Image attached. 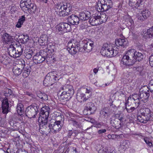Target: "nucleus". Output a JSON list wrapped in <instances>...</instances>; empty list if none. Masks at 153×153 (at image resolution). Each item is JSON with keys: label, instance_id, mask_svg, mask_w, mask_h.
Masks as SVG:
<instances>
[{"label": "nucleus", "instance_id": "c756f323", "mask_svg": "<svg viewBox=\"0 0 153 153\" xmlns=\"http://www.w3.org/2000/svg\"><path fill=\"white\" fill-rule=\"evenodd\" d=\"M33 61L36 64L42 63L45 60L39 54H36L33 57Z\"/></svg>", "mask_w": 153, "mask_h": 153}, {"label": "nucleus", "instance_id": "a878e982", "mask_svg": "<svg viewBox=\"0 0 153 153\" xmlns=\"http://www.w3.org/2000/svg\"><path fill=\"white\" fill-rule=\"evenodd\" d=\"M79 19L80 22L85 21L88 19L90 17V13L88 11L81 12L79 14Z\"/></svg>", "mask_w": 153, "mask_h": 153}, {"label": "nucleus", "instance_id": "9d476101", "mask_svg": "<svg viewBox=\"0 0 153 153\" xmlns=\"http://www.w3.org/2000/svg\"><path fill=\"white\" fill-rule=\"evenodd\" d=\"M148 87L144 86L140 90L139 97L140 100L144 101L148 99L149 96V90H147Z\"/></svg>", "mask_w": 153, "mask_h": 153}, {"label": "nucleus", "instance_id": "774afa93", "mask_svg": "<svg viewBox=\"0 0 153 153\" xmlns=\"http://www.w3.org/2000/svg\"><path fill=\"white\" fill-rule=\"evenodd\" d=\"M76 136L79 133H80V131L79 130H75L74 131Z\"/></svg>", "mask_w": 153, "mask_h": 153}, {"label": "nucleus", "instance_id": "6e6d98bb", "mask_svg": "<svg viewBox=\"0 0 153 153\" xmlns=\"http://www.w3.org/2000/svg\"><path fill=\"white\" fill-rule=\"evenodd\" d=\"M149 62L150 65L153 66V53L150 56Z\"/></svg>", "mask_w": 153, "mask_h": 153}, {"label": "nucleus", "instance_id": "aec40b11", "mask_svg": "<svg viewBox=\"0 0 153 153\" xmlns=\"http://www.w3.org/2000/svg\"><path fill=\"white\" fill-rule=\"evenodd\" d=\"M1 36L2 41L5 44H8L13 40L12 36L7 33H5L1 35Z\"/></svg>", "mask_w": 153, "mask_h": 153}, {"label": "nucleus", "instance_id": "dca6fc26", "mask_svg": "<svg viewBox=\"0 0 153 153\" xmlns=\"http://www.w3.org/2000/svg\"><path fill=\"white\" fill-rule=\"evenodd\" d=\"M39 54L47 62L48 61V60H51L52 55L49 52L48 50L46 48L41 50L39 52Z\"/></svg>", "mask_w": 153, "mask_h": 153}, {"label": "nucleus", "instance_id": "f704fd0d", "mask_svg": "<svg viewBox=\"0 0 153 153\" xmlns=\"http://www.w3.org/2000/svg\"><path fill=\"white\" fill-rule=\"evenodd\" d=\"M50 108L48 106L45 105L41 108L40 114L42 115L49 116Z\"/></svg>", "mask_w": 153, "mask_h": 153}, {"label": "nucleus", "instance_id": "5701e85b", "mask_svg": "<svg viewBox=\"0 0 153 153\" xmlns=\"http://www.w3.org/2000/svg\"><path fill=\"white\" fill-rule=\"evenodd\" d=\"M22 65L19 64L13 66V72L16 76H18L21 74L22 68Z\"/></svg>", "mask_w": 153, "mask_h": 153}, {"label": "nucleus", "instance_id": "1a4fd4ad", "mask_svg": "<svg viewBox=\"0 0 153 153\" xmlns=\"http://www.w3.org/2000/svg\"><path fill=\"white\" fill-rule=\"evenodd\" d=\"M57 31H62L63 33L70 32L71 30V25L68 23L62 22L57 25L56 27Z\"/></svg>", "mask_w": 153, "mask_h": 153}, {"label": "nucleus", "instance_id": "ea45409f", "mask_svg": "<svg viewBox=\"0 0 153 153\" xmlns=\"http://www.w3.org/2000/svg\"><path fill=\"white\" fill-rule=\"evenodd\" d=\"M25 20V17L24 16H22L19 19L17 24L16 25V27L18 28H20L22 27L23 23Z\"/></svg>", "mask_w": 153, "mask_h": 153}, {"label": "nucleus", "instance_id": "338daca9", "mask_svg": "<svg viewBox=\"0 0 153 153\" xmlns=\"http://www.w3.org/2000/svg\"><path fill=\"white\" fill-rule=\"evenodd\" d=\"M72 131H69L68 134V137L71 138V137L72 136Z\"/></svg>", "mask_w": 153, "mask_h": 153}, {"label": "nucleus", "instance_id": "6e6552de", "mask_svg": "<svg viewBox=\"0 0 153 153\" xmlns=\"http://www.w3.org/2000/svg\"><path fill=\"white\" fill-rule=\"evenodd\" d=\"M39 106L36 104H33L27 107L25 111V116L31 118L36 117L38 112Z\"/></svg>", "mask_w": 153, "mask_h": 153}, {"label": "nucleus", "instance_id": "473e14b6", "mask_svg": "<svg viewBox=\"0 0 153 153\" xmlns=\"http://www.w3.org/2000/svg\"><path fill=\"white\" fill-rule=\"evenodd\" d=\"M32 2L31 0H21L20 2V6L22 10H23Z\"/></svg>", "mask_w": 153, "mask_h": 153}, {"label": "nucleus", "instance_id": "37998d69", "mask_svg": "<svg viewBox=\"0 0 153 153\" xmlns=\"http://www.w3.org/2000/svg\"><path fill=\"white\" fill-rule=\"evenodd\" d=\"M34 54L32 50H30L25 53V57L28 59H30L34 55Z\"/></svg>", "mask_w": 153, "mask_h": 153}, {"label": "nucleus", "instance_id": "8fccbe9b", "mask_svg": "<svg viewBox=\"0 0 153 153\" xmlns=\"http://www.w3.org/2000/svg\"><path fill=\"white\" fill-rule=\"evenodd\" d=\"M68 151H70L71 153H77V152L76 150V148L73 147H70L68 149Z\"/></svg>", "mask_w": 153, "mask_h": 153}, {"label": "nucleus", "instance_id": "a211bd4d", "mask_svg": "<svg viewBox=\"0 0 153 153\" xmlns=\"http://www.w3.org/2000/svg\"><path fill=\"white\" fill-rule=\"evenodd\" d=\"M150 14V12L148 10L145 9L143 10L138 17V19L141 21H143L148 18Z\"/></svg>", "mask_w": 153, "mask_h": 153}, {"label": "nucleus", "instance_id": "7ed1b4c3", "mask_svg": "<svg viewBox=\"0 0 153 153\" xmlns=\"http://www.w3.org/2000/svg\"><path fill=\"white\" fill-rule=\"evenodd\" d=\"M58 94L61 100L67 101L70 99L74 93V91L71 85H66L60 88Z\"/></svg>", "mask_w": 153, "mask_h": 153}, {"label": "nucleus", "instance_id": "cd10ccee", "mask_svg": "<svg viewBox=\"0 0 153 153\" xmlns=\"http://www.w3.org/2000/svg\"><path fill=\"white\" fill-rule=\"evenodd\" d=\"M112 6H108L106 4H103L100 2L98 3L96 9L99 12H103L107 11Z\"/></svg>", "mask_w": 153, "mask_h": 153}, {"label": "nucleus", "instance_id": "de8ad7c7", "mask_svg": "<svg viewBox=\"0 0 153 153\" xmlns=\"http://www.w3.org/2000/svg\"><path fill=\"white\" fill-rule=\"evenodd\" d=\"M128 24L130 26V27L131 29H133L134 28V23L133 19L130 18L129 19L128 22Z\"/></svg>", "mask_w": 153, "mask_h": 153}, {"label": "nucleus", "instance_id": "680f3d73", "mask_svg": "<svg viewBox=\"0 0 153 153\" xmlns=\"http://www.w3.org/2000/svg\"><path fill=\"white\" fill-rule=\"evenodd\" d=\"M133 135H137L139 136V137H143L144 136L142 135V134L140 133H133L132 134Z\"/></svg>", "mask_w": 153, "mask_h": 153}, {"label": "nucleus", "instance_id": "a18cd8bd", "mask_svg": "<svg viewBox=\"0 0 153 153\" xmlns=\"http://www.w3.org/2000/svg\"><path fill=\"white\" fill-rule=\"evenodd\" d=\"M146 34L149 37L153 36V26L148 29L146 32Z\"/></svg>", "mask_w": 153, "mask_h": 153}, {"label": "nucleus", "instance_id": "6ab92c4d", "mask_svg": "<svg viewBox=\"0 0 153 153\" xmlns=\"http://www.w3.org/2000/svg\"><path fill=\"white\" fill-rule=\"evenodd\" d=\"M144 0H129V4L130 6L134 7L137 9H140Z\"/></svg>", "mask_w": 153, "mask_h": 153}, {"label": "nucleus", "instance_id": "b1692460", "mask_svg": "<svg viewBox=\"0 0 153 153\" xmlns=\"http://www.w3.org/2000/svg\"><path fill=\"white\" fill-rule=\"evenodd\" d=\"M22 76L24 77H27L30 74L31 72L30 67L25 65V63H22Z\"/></svg>", "mask_w": 153, "mask_h": 153}, {"label": "nucleus", "instance_id": "3c124183", "mask_svg": "<svg viewBox=\"0 0 153 153\" xmlns=\"http://www.w3.org/2000/svg\"><path fill=\"white\" fill-rule=\"evenodd\" d=\"M72 123L73 125L76 128H80L81 126V125L80 123L76 121H73Z\"/></svg>", "mask_w": 153, "mask_h": 153}, {"label": "nucleus", "instance_id": "4be33fe9", "mask_svg": "<svg viewBox=\"0 0 153 153\" xmlns=\"http://www.w3.org/2000/svg\"><path fill=\"white\" fill-rule=\"evenodd\" d=\"M98 15H95L90 17L89 22L92 26H96L101 24Z\"/></svg>", "mask_w": 153, "mask_h": 153}, {"label": "nucleus", "instance_id": "052dcab7", "mask_svg": "<svg viewBox=\"0 0 153 153\" xmlns=\"http://www.w3.org/2000/svg\"><path fill=\"white\" fill-rule=\"evenodd\" d=\"M102 150L105 153H110L109 150L107 147L103 148Z\"/></svg>", "mask_w": 153, "mask_h": 153}, {"label": "nucleus", "instance_id": "f257e3e1", "mask_svg": "<svg viewBox=\"0 0 153 153\" xmlns=\"http://www.w3.org/2000/svg\"><path fill=\"white\" fill-rule=\"evenodd\" d=\"M90 42L87 40L78 41L75 39H71L68 43L67 49L71 54H75L78 51L89 52L93 47V42Z\"/></svg>", "mask_w": 153, "mask_h": 153}, {"label": "nucleus", "instance_id": "bb28decb", "mask_svg": "<svg viewBox=\"0 0 153 153\" xmlns=\"http://www.w3.org/2000/svg\"><path fill=\"white\" fill-rule=\"evenodd\" d=\"M100 116L103 119H107L110 116V112L107 108H104L101 110L100 113Z\"/></svg>", "mask_w": 153, "mask_h": 153}, {"label": "nucleus", "instance_id": "c9c22d12", "mask_svg": "<svg viewBox=\"0 0 153 153\" xmlns=\"http://www.w3.org/2000/svg\"><path fill=\"white\" fill-rule=\"evenodd\" d=\"M137 120L139 122L143 123H146L149 120L146 117V116L143 115V114H141V113L140 114L138 115Z\"/></svg>", "mask_w": 153, "mask_h": 153}, {"label": "nucleus", "instance_id": "49530a36", "mask_svg": "<svg viewBox=\"0 0 153 153\" xmlns=\"http://www.w3.org/2000/svg\"><path fill=\"white\" fill-rule=\"evenodd\" d=\"M39 94V95H38V96L39 98L42 100H46L48 99V96L46 94L41 93Z\"/></svg>", "mask_w": 153, "mask_h": 153}, {"label": "nucleus", "instance_id": "2f4dec72", "mask_svg": "<svg viewBox=\"0 0 153 153\" xmlns=\"http://www.w3.org/2000/svg\"><path fill=\"white\" fill-rule=\"evenodd\" d=\"M14 44L16 50L18 52V53L17 54V57H19L22 53L23 51L22 46L19 43H18V44L16 43Z\"/></svg>", "mask_w": 153, "mask_h": 153}, {"label": "nucleus", "instance_id": "864d4df0", "mask_svg": "<svg viewBox=\"0 0 153 153\" xmlns=\"http://www.w3.org/2000/svg\"><path fill=\"white\" fill-rule=\"evenodd\" d=\"M22 39L24 43L27 42L29 40L28 36L27 35H23V38Z\"/></svg>", "mask_w": 153, "mask_h": 153}, {"label": "nucleus", "instance_id": "ddd939ff", "mask_svg": "<svg viewBox=\"0 0 153 153\" xmlns=\"http://www.w3.org/2000/svg\"><path fill=\"white\" fill-rule=\"evenodd\" d=\"M23 11L26 13H29L31 14H35L38 11L36 5L33 3H31L26 7Z\"/></svg>", "mask_w": 153, "mask_h": 153}, {"label": "nucleus", "instance_id": "393cba45", "mask_svg": "<svg viewBox=\"0 0 153 153\" xmlns=\"http://www.w3.org/2000/svg\"><path fill=\"white\" fill-rule=\"evenodd\" d=\"M128 41L126 39H116L115 44L117 46L125 47L128 45Z\"/></svg>", "mask_w": 153, "mask_h": 153}, {"label": "nucleus", "instance_id": "a19ab883", "mask_svg": "<svg viewBox=\"0 0 153 153\" xmlns=\"http://www.w3.org/2000/svg\"><path fill=\"white\" fill-rule=\"evenodd\" d=\"M23 105L22 103L18 104L17 108V111L18 114L22 116V115Z\"/></svg>", "mask_w": 153, "mask_h": 153}, {"label": "nucleus", "instance_id": "4468645a", "mask_svg": "<svg viewBox=\"0 0 153 153\" xmlns=\"http://www.w3.org/2000/svg\"><path fill=\"white\" fill-rule=\"evenodd\" d=\"M51 124L48 123L45 125H39V131L41 133L48 134L51 132Z\"/></svg>", "mask_w": 153, "mask_h": 153}, {"label": "nucleus", "instance_id": "f8f14e48", "mask_svg": "<svg viewBox=\"0 0 153 153\" xmlns=\"http://www.w3.org/2000/svg\"><path fill=\"white\" fill-rule=\"evenodd\" d=\"M96 109L97 108L94 104L90 102L86 104L85 109L84 110L83 112L85 113V114L88 115V113H85V111H89L90 114H92L95 112Z\"/></svg>", "mask_w": 153, "mask_h": 153}, {"label": "nucleus", "instance_id": "0eeeda50", "mask_svg": "<svg viewBox=\"0 0 153 153\" xmlns=\"http://www.w3.org/2000/svg\"><path fill=\"white\" fill-rule=\"evenodd\" d=\"M91 90L88 88H82V92L77 95L78 101L81 103H84L88 100L91 96Z\"/></svg>", "mask_w": 153, "mask_h": 153}, {"label": "nucleus", "instance_id": "f3484780", "mask_svg": "<svg viewBox=\"0 0 153 153\" xmlns=\"http://www.w3.org/2000/svg\"><path fill=\"white\" fill-rule=\"evenodd\" d=\"M1 107L2 112L4 114H7L9 111V103L7 99L5 97L3 100L2 102Z\"/></svg>", "mask_w": 153, "mask_h": 153}, {"label": "nucleus", "instance_id": "bf43d9fd", "mask_svg": "<svg viewBox=\"0 0 153 153\" xmlns=\"http://www.w3.org/2000/svg\"><path fill=\"white\" fill-rule=\"evenodd\" d=\"M106 131V130L105 129H101L98 130L97 133L99 134H101L103 133H105Z\"/></svg>", "mask_w": 153, "mask_h": 153}, {"label": "nucleus", "instance_id": "e2e57ef3", "mask_svg": "<svg viewBox=\"0 0 153 153\" xmlns=\"http://www.w3.org/2000/svg\"><path fill=\"white\" fill-rule=\"evenodd\" d=\"M6 93H7V94H9V95H11L12 93V91L11 90L9 89H6Z\"/></svg>", "mask_w": 153, "mask_h": 153}, {"label": "nucleus", "instance_id": "0e129e2a", "mask_svg": "<svg viewBox=\"0 0 153 153\" xmlns=\"http://www.w3.org/2000/svg\"><path fill=\"white\" fill-rule=\"evenodd\" d=\"M149 89L151 92H153V85H149Z\"/></svg>", "mask_w": 153, "mask_h": 153}, {"label": "nucleus", "instance_id": "7c9ffc66", "mask_svg": "<svg viewBox=\"0 0 153 153\" xmlns=\"http://www.w3.org/2000/svg\"><path fill=\"white\" fill-rule=\"evenodd\" d=\"M49 116L43 115L41 116L39 118V125L48 124V123Z\"/></svg>", "mask_w": 153, "mask_h": 153}, {"label": "nucleus", "instance_id": "412c9836", "mask_svg": "<svg viewBox=\"0 0 153 153\" xmlns=\"http://www.w3.org/2000/svg\"><path fill=\"white\" fill-rule=\"evenodd\" d=\"M140 112L141 114H143L149 120L151 117H152V112L148 108H145L142 109L140 110Z\"/></svg>", "mask_w": 153, "mask_h": 153}, {"label": "nucleus", "instance_id": "13d9d810", "mask_svg": "<svg viewBox=\"0 0 153 153\" xmlns=\"http://www.w3.org/2000/svg\"><path fill=\"white\" fill-rule=\"evenodd\" d=\"M94 125H95L94 126L97 128H101V127L102 126V125L99 123H98L97 122H95V123L94 124Z\"/></svg>", "mask_w": 153, "mask_h": 153}, {"label": "nucleus", "instance_id": "72a5a7b5", "mask_svg": "<svg viewBox=\"0 0 153 153\" xmlns=\"http://www.w3.org/2000/svg\"><path fill=\"white\" fill-rule=\"evenodd\" d=\"M123 118L122 115L121 117L120 116L118 117V119L120 120V123H119V122L117 120V119H115L114 120V122H113L112 120L111 121V124L113 123V124L114 125H113V126L114 127L116 128H119L121 127V122L123 120Z\"/></svg>", "mask_w": 153, "mask_h": 153}, {"label": "nucleus", "instance_id": "c03bdc74", "mask_svg": "<svg viewBox=\"0 0 153 153\" xmlns=\"http://www.w3.org/2000/svg\"><path fill=\"white\" fill-rule=\"evenodd\" d=\"M144 141L145 142L147 145L150 148H151L152 146V143L151 142V140L149 138L146 137L143 138Z\"/></svg>", "mask_w": 153, "mask_h": 153}, {"label": "nucleus", "instance_id": "09e8293b", "mask_svg": "<svg viewBox=\"0 0 153 153\" xmlns=\"http://www.w3.org/2000/svg\"><path fill=\"white\" fill-rule=\"evenodd\" d=\"M9 123L10 125L13 127H17V123L12 118H11L9 120Z\"/></svg>", "mask_w": 153, "mask_h": 153}, {"label": "nucleus", "instance_id": "2eb2a0df", "mask_svg": "<svg viewBox=\"0 0 153 153\" xmlns=\"http://www.w3.org/2000/svg\"><path fill=\"white\" fill-rule=\"evenodd\" d=\"M67 20L69 23L73 25H77L80 22L79 17L75 14H72L68 16Z\"/></svg>", "mask_w": 153, "mask_h": 153}, {"label": "nucleus", "instance_id": "58836bf2", "mask_svg": "<svg viewBox=\"0 0 153 153\" xmlns=\"http://www.w3.org/2000/svg\"><path fill=\"white\" fill-rule=\"evenodd\" d=\"M131 99H133L134 101H135V102H134L136 104L137 103V106L136 108H137L140 104V97H139V94L138 95L137 94H134V95H133Z\"/></svg>", "mask_w": 153, "mask_h": 153}, {"label": "nucleus", "instance_id": "69168bd1", "mask_svg": "<svg viewBox=\"0 0 153 153\" xmlns=\"http://www.w3.org/2000/svg\"><path fill=\"white\" fill-rule=\"evenodd\" d=\"M131 98L132 97H129L128 98L127 100L126 101V102L125 104V107H126V106H127V105L128 103L129 102L128 101V100L130 99H131Z\"/></svg>", "mask_w": 153, "mask_h": 153}, {"label": "nucleus", "instance_id": "423d86ee", "mask_svg": "<svg viewBox=\"0 0 153 153\" xmlns=\"http://www.w3.org/2000/svg\"><path fill=\"white\" fill-rule=\"evenodd\" d=\"M55 10L59 16H65L68 15L71 11L72 7L69 3L60 4L55 6Z\"/></svg>", "mask_w": 153, "mask_h": 153}, {"label": "nucleus", "instance_id": "9b49d317", "mask_svg": "<svg viewBox=\"0 0 153 153\" xmlns=\"http://www.w3.org/2000/svg\"><path fill=\"white\" fill-rule=\"evenodd\" d=\"M51 132L53 133H56L59 132L62 128V125L60 120H56L53 124H51Z\"/></svg>", "mask_w": 153, "mask_h": 153}, {"label": "nucleus", "instance_id": "e433bc0d", "mask_svg": "<svg viewBox=\"0 0 153 153\" xmlns=\"http://www.w3.org/2000/svg\"><path fill=\"white\" fill-rule=\"evenodd\" d=\"M46 49L48 50V51L51 54L56 49L55 46L51 42H50L47 44Z\"/></svg>", "mask_w": 153, "mask_h": 153}, {"label": "nucleus", "instance_id": "4d7b16f0", "mask_svg": "<svg viewBox=\"0 0 153 153\" xmlns=\"http://www.w3.org/2000/svg\"><path fill=\"white\" fill-rule=\"evenodd\" d=\"M41 38L42 39L41 40H42V42H47V40H48V36H47L44 35H43L41 37Z\"/></svg>", "mask_w": 153, "mask_h": 153}, {"label": "nucleus", "instance_id": "79ce46f5", "mask_svg": "<svg viewBox=\"0 0 153 153\" xmlns=\"http://www.w3.org/2000/svg\"><path fill=\"white\" fill-rule=\"evenodd\" d=\"M100 2L103 4H106L108 6H112V3L111 0H100Z\"/></svg>", "mask_w": 153, "mask_h": 153}, {"label": "nucleus", "instance_id": "5fc2aeb1", "mask_svg": "<svg viewBox=\"0 0 153 153\" xmlns=\"http://www.w3.org/2000/svg\"><path fill=\"white\" fill-rule=\"evenodd\" d=\"M121 134L117 135L114 134H112V140H115L116 139H118L120 138Z\"/></svg>", "mask_w": 153, "mask_h": 153}, {"label": "nucleus", "instance_id": "20e7f679", "mask_svg": "<svg viewBox=\"0 0 153 153\" xmlns=\"http://www.w3.org/2000/svg\"><path fill=\"white\" fill-rule=\"evenodd\" d=\"M118 48L113 45L103 44L100 51L102 55L104 56L111 57L116 56L118 53Z\"/></svg>", "mask_w": 153, "mask_h": 153}, {"label": "nucleus", "instance_id": "c85d7f7f", "mask_svg": "<svg viewBox=\"0 0 153 153\" xmlns=\"http://www.w3.org/2000/svg\"><path fill=\"white\" fill-rule=\"evenodd\" d=\"M7 49L9 51V53L11 56L13 58L17 57V54L16 55V54H15L16 50L14 44L10 45Z\"/></svg>", "mask_w": 153, "mask_h": 153}, {"label": "nucleus", "instance_id": "f03ea898", "mask_svg": "<svg viewBox=\"0 0 153 153\" xmlns=\"http://www.w3.org/2000/svg\"><path fill=\"white\" fill-rule=\"evenodd\" d=\"M143 58V55L140 53L137 52L133 49L128 50L124 55L121 63L127 67H130L137 61H140Z\"/></svg>", "mask_w": 153, "mask_h": 153}, {"label": "nucleus", "instance_id": "603ef678", "mask_svg": "<svg viewBox=\"0 0 153 153\" xmlns=\"http://www.w3.org/2000/svg\"><path fill=\"white\" fill-rule=\"evenodd\" d=\"M136 108L134 107H131L130 108H128L127 107V106H126L125 109L128 112L131 113L134 111Z\"/></svg>", "mask_w": 153, "mask_h": 153}, {"label": "nucleus", "instance_id": "39448f33", "mask_svg": "<svg viewBox=\"0 0 153 153\" xmlns=\"http://www.w3.org/2000/svg\"><path fill=\"white\" fill-rule=\"evenodd\" d=\"M58 79V77L56 76V72H51L46 76L43 81V84L45 86H50L53 85L54 87L58 88L61 85L60 83L57 82L55 83Z\"/></svg>", "mask_w": 153, "mask_h": 153}, {"label": "nucleus", "instance_id": "4c0bfd02", "mask_svg": "<svg viewBox=\"0 0 153 153\" xmlns=\"http://www.w3.org/2000/svg\"><path fill=\"white\" fill-rule=\"evenodd\" d=\"M99 16V19L101 24L103 22H105L107 21L108 17L107 15L103 13L101 14V16Z\"/></svg>", "mask_w": 153, "mask_h": 153}]
</instances>
